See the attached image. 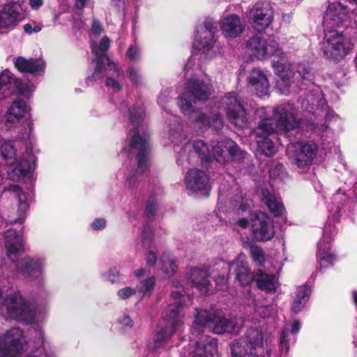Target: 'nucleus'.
Returning a JSON list of instances; mask_svg holds the SVG:
<instances>
[{
  "label": "nucleus",
  "instance_id": "obj_1",
  "mask_svg": "<svg viewBox=\"0 0 357 357\" xmlns=\"http://www.w3.org/2000/svg\"><path fill=\"white\" fill-rule=\"evenodd\" d=\"M273 118H264L254 131L258 149L265 155L271 157L275 153V148L268 136L275 130L289 131L305 124L303 120L298 121L297 111L290 103L275 107Z\"/></svg>",
  "mask_w": 357,
  "mask_h": 357
},
{
  "label": "nucleus",
  "instance_id": "obj_2",
  "mask_svg": "<svg viewBox=\"0 0 357 357\" xmlns=\"http://www.w3.org/2000/svg\"><path fill=\"white\" fill-rule=\"evenodd\" d=\"M210 91V84L192 79L188 82L185 91L179 99L178 105L181 112L188 116L192 123H196L199 128L212 127L215 130H220L222 128L223 123L219 115H215L210 119L202 112L193 109V104L208 99Z\"/></svg>",
  "mask_w": 357,
  "mask_h": 357
},
{
  "label": "nucleus",
  "instance_id": "obj_3",
  "mask_svg": "<svg viewBox=\"0 0 357 357\" xmlns=\"http://www.w3.org/2000/svg\"><path fill=\"white\" fill-rule=\"evenodd\" d=\"M19 136H21V134L17 135L15 140L0 143L1 155L6 161L7 165L10 166L8 175L9 178L13 181L20 180L26 174L31 173L34 168L33 157L29 155V152L26 151L29 158H24L20 149V146L25 144L26 140L20 139Z\"/></svg>",
  "mask_w": 357,
  "mask_h": 357
},
{
  "label": "nucleus",
  "instance_id": "obj_4",
  "mask_svg": "<svg viewBox=\"0 0 357 357\" xmlns=\"http://www.w3.org/2000/svg\"><path fill=\"white\" fill-rule=\"evenodd\" d=\"M271 342L270 333L261 328H249L243 339L233 344L232 357H264Z\"/></svg>",
  "mask_w": 357,
  "mask_h": 357
},
{
  "label": "nucleus",
  "instance_id": "obj_5",
  "mask_svg": "<svg viewBox=\"0 0 357 357\" xmlns=\"http://www.w3.org/2000/svg\"><path fill=\"white\" fill-rule=\"evenodd\" d=\"M172 298L174 299V303L169 304L163 313L164 324H161L159 331L155 333L153 340L149 343V349L155 350L161 347L181 324L177 319V316L181 309V294L177 291H174L172 293Z\"/></svg>",
  "mask_w": 357,
  "mask_h": 357
},
{
  "label": "nucleus",
  "instance_id": "obj_6",
  "mask_svg": "<svg viewBox=\"0 0 357 357\" xmlns=\"http://www.w3.org/2000/svg\"><path fill=\"white\" fill-rule=\"evenodd\" d=\"M273 68L279 73L277 80L278 89L284 94L296 92L298 82H310L313 78V74L310 68L304 65H298L296 68L285 70L286 66L280 62H273Z\"/></svg>",
  "mask_w": 357,
  "mask_h": 357
},
{
  "label": "nucleus",
  "instance_id": "obj_7",
  "mask_svg": "<svg viewBox=\"0 0 357 357\" xmlns=\"http://www.w3.org/2000/svg\"><path fill=\"white\" fill-rule=\"evenodd\" d=\"M353 49L350 38L336 29L326 31L321 43L324 56L334 62L342 60Z\"/></svg>",
  "mask_w": 357,
  "mask_h": 357
},
{
  "label": "nucleus",
  "instance_id": "obj_8",
  "mask_svg": "<svg viewBox=\"0 0 357 357\" xmlns=\"http://www.w3.org/2000/svg\"><path fill=\"white\" fill-rule=\"evenodd\" d=\"M208 329L216 334L236 333L238 326L234 321L227 319L219 313H210L206 310L199 311L192 325V335H199Z\"/></svg>",
  "mask_w": 357,
  "mask_h": 357
},
{
  "label": "nucleus",
  "instance_id": "obj_9",
  "mask_svg": "<svg viewBox=\"0 0 357 357\" xmlns=\"http://www.w3.org/2000/svg\"><path fill=\"white\" fill-rule=\"evenodd\" d=\"M5 307L10 319L23 322H31L33 312L22 295L13 290L3 292L0 289V309Z\"/></svg>",
  "mask_w": 357,
  "mask_h": 357
},
{
  "label": "nucleus",
  "instance_id": "obj_10",
  "mask_svg": "<svg viewBox=\"0 0 357 357\" xmlns=\"http://www.w3.org/2000/svg\"><path fill=\"white\" fill-rule=\"evenodd\" d=\"M132 149L137 150V167L134 171H131L126 180V185L128 188H135L138 183L139 176H142L148 168V136L139 135V131L137 128H134L130 131Z\"/></svg>",
  "mask_w": 357,
  "mask_h": 357
},
{
  "label": "nucleus",
  "instance_id": "obj_11",
  "mask_svg": "<svg viewBox=\"0 0 357 357\" xmlns=\"http://www.w3.org/2000/svg\"><path fill=\"white\" fill-rule=\"evenodd\" d=\"M215 29L213 23L208 20L197 26L194 46L200 52L199 58L212 59L215 56Z\"/></svg>",
  "mask_w": 357,
  "mask_h": 357
},
{
  "label": "nucleus",
  "instance_id": "obj_12",
  "mask_svg": "<svg viewBox=\"0 0 357 357\" xmlns=\"http://www.w3.org/2000/svg\"><path fill=\"white\" fill-rule=\"evenodd\" d=\"M275 10L268 1L256 2L247 12L248 22L257 32H263L274 20Z\"/></svg>",
  "mask_w": 357,
  "mask_h": 357
},
{
  "label": "nucleus",
  "instance_id": "obj_13",
  "mask_svg": "<svg viewBox=\"0 0 357 357\" xmlns=\"http://www.w3.org/2000/svg\"><path fill=\"white\" fill-rule=\"evenodd\" d=\"M106 76L105 85L114 92H119L122 89L123 75L116 64L108 57H102L96 66L92 75L93 79L102 78Z\"/></svg>",
  "mask_w": 357,
  "mask_h": 357
},
{
  "label": "nucleus",
  "instance_id": "obj_14",
  "mask_svg": "<svg viewBox=\"0 0 357 357\" xmlns=\"http://www.w3.org/2000/svg\"><path fill=\"white\" fill-rule=\"evenodd\" d=\"M246 49L251 56L259 60L266 59L272 56L280 58L283 54L275 40H267L259 36H254L248 40Z\"/></svg>",
  "mask_w": 357,
  "mask_h": 357
},
{
  "label": "nucleus",
  "instance_id": "obj_15",
  "mask_svg": "<svg viewBox=\"0 0 357 357\" xmlns=\"http://www.w3.org/2000/svg\"><path fill=\"white\" fill-rule=\"evenodd\" d=\"M26 340L19 328H12L0 337V356L16 357L25 349Z\"/></svg>",
  "mask_w": 357,
  "mask_h": 357
},
{
  "label": "nucleus",
  "instance_id": "obj_16",
  "mask_svg": "<svg viewBox=\"0 0 357 357\" xmlns=\"http://www.w3.org/2000/svg\"><path fill=\"white\" fill-rule=\"evenodd\" d=\"M29 108L25 102L22 100L15 101L8 109L6 121L8 122H17L24 119L22 126L18 128V132L21 134L19 138L27 140L32 130V123L29 113Z\"/></svg>",
  "mask_w": 357,
  "mask_h": 357
},
{
  "label": "nucleus",
  "instance_id": "obj_17",
  "mask_svg": "<svg viewBox=\"0 0 357 357\" xmlns=\"http://www.w3.org/2000/svg\"><path fill=\"white\" fill-rule=\"evenodd\" d=\"M212 155L218 162L226 163L230 159L241 160L245 158L246 153L241 150L235 142L227 139L213 146Z\"/></svg>",
  "mask_w": 357,
  "mask_h": 357
},
{
  "label": "nucleus",
  "instance_id": "obj_18",
  "mask_svg": "<svg viewBox=\"0 0 357 357\" xmlns=\"http://www.w3.org/2000/svg\"><path fill=\"white\" fill-rule=\"evenodd\" d=\"M222 105L229 119L233 124L241 128L247 126L246 112L234 93H227L222 99Z\"/></svg>",
  "mask_w": 357,
  "mask_h": 357
},
{
  "label": "nucleus",
  "instance_id": "obj_19",
  "mask_svg": "<svg viewBox=\"0 0 357 357\" xmlns=\"http://www.w3.org/2000/svg\"><path fill=\"white\" fill-rule=\"evenodd\" d=\"M44 266L43 259L31 257H25L16 264L17 271L36 284H40L43 280Z\"/></svg>",
  "mask_w": 357,
  "mask_h": 357
},
{
  "label": "nucleus",
  "instance_id": "obj_20",
  "mask_svg": "<svg viewBox=\"0 0 357 357\" xmlns=\"http://www.w3.org/2000/svg\"><path fill=\"white\" fill-rule=\"evenodd\" d=\"M251 227L254 238L257 241H268L275 234L272 220L263 212L256 214L255 218L252 220Z\"/></svg>",
  "mask_w": 357,
  "mask_h": 357
},
{
  "label": "nucleus",
  "instance_id": "obj_21",
  "mask_svg": "<svg viewBox=\"0 0 357 357\" xmlns=\"http://www.w3.org/2000/svg\"><path fill=\"white\" fill-rule=\"evenodd\" d=\"M185 184L188 190L203 192L206 195L208 194L211 185L208 175L199 169H192L186 173Z\"/></svg>",
  "mask_w": 357,
  "mask_h": 357
},
{
  "label": "nucleus",
  "instance_id": "obj_22",
  "mask_svg": "<svg viewBox=\"0 0 357 357\" xmlns=\"http://www.w3.org/2000/svg\"><path fill=\"white\" fill-rule=\"evenodd\" d=\"M22 6L18 1H11L0 10V30L14 28L22 20Z\"/></svg>",
  "mask_w": 357,
  "mask_h": 357
},
{
  "label": "nucleus",
  "instance_id": "obj_23",
  "mask_svg": "<svg viewBox=\"0 0 357 357\" xmlns=\"http://www.w3.org/2000/svg\"><path fill=\"white\" fill-rule=\"evenodd\" d=\"M294 149L292 160L298 168L310 165L317 155V146L313 142L297 144Z\"/></svg>",
  "mask_w": 357,
  "mask_h": 357
},
{
  "label": "nucleus",
  "instance_id": "obj_24",
  "mask_svg": "<svg viewBox=\"0 0 357 357\" xmlns=\"http://www.w3.org/2000/svg\"><path fill=\"white\" fill-rule=\"evenodd\" d=\"M352 15L351 11L339 1L328 3L324 16V22L328 25L339 26L346 22Z\"/></svg>",
  "mask_w": 357,
  "mask_h": 357
},
{
  "label": "nucleus",
  "instance_id": "obj_25",
  "mask_svg": "<svg viewBox=\"0 0 357 357\" xmlns=\"http://www.w3.org/2000/svg\"><path fill=\"white\" fill-rule=\"evenodd\" d=\"M191 149H193L195 153L202 156V160H208L210 156L208 146L201 139L194 140L190 143H185L179 152V157L177 158V163L183 165L185 162H190V154Z\"/></svg>",
  "mask_w": 357,
  "mask_h": 357
},
{
  "label": "nucleus",
  "instance_id": "obj_26",
  "mask_svg": "<svg viewBox=\"0 0 357 357\" xmlns=\"http://www.w3.org/2000/svg\"><path fill=\"white\" fill-rule=\"evenodd\" d=\"M248 85L250 89L259 97L268 95L269 82L266 73L258 68L252 69L247 77Z\"/></svg>",
  "mask_w": 357,
  "mask_h": 357
},
{
  "label": "nucleus",
  "instance_id": "obj_27",
  "mask_svg": "<svg viewBox=\"0 0 357 357\" xmlns=\"http://www.w3.org/2000/svg\"><path fill=\"white\" fill-rule=\"evenodd\" d=\"M244 27V24L241 17L236 14L227 15L220 22L222 33L228 39L236 38L240 36L242 33Z\"/></svg>",
  "mask_w": 357,
  "mask_h": 357
},
{
  "label": "nucleus",
  "instance_id": "obj_28",
  "mask_svg": "<svg viewBox=\"0 0 357 357\" xmlns=\"http://www.w3.org/2000/svg\"><path fill=\"white\" fill-rule=\"evenodd\" d=\"M326 106V99L319 89H316L308 94L301 102L303 110L312 115H319Z\"/></svg>",
  "mask_w": 357,
  "mask_h": 357
},
{
  "label": "nucleus",
  "instance_id": "obj_29",
  "mask_svg": "<svg viewBox=\"0 0 357 357\" xmlns=\"http://www.w3.org/2000/svg\"><path fill=\"white\" fill-rule=\"evenodd\" d=\"M187 279L192 286L197 288L201 293L206 294L208 291L211 282L209 274L206 270L191 268L187 273Z\"/></svg>",
  "mask_w": 357,
  "mask_h": 357
},
{
  "label": "nucleus",
  "instance_id": "obj_30",
  "mask_svg": "<svg viewBox=\"0 0 357 357\" xmlns=\"http://www.w3.org/2000/svg\"><path fill=\"white\" fill-rule=\"evenodd\" d=\"M200 342L196 341L195 349L188 356L183 352L181 357H206L217 353V342L211 337L202 336Z\"/></svg>",
  "mask_w": 357,
  "mask_h": 357
},
{
  "label": "nucleus",
  "instance_id": "obj_31",
  "mask_svg": "<svg viewBox=\"0 0 357 357\" xmlns=\"http://www.w3.org/2000/svg\"><path fill=\"white\" fill-rule=\"evenodd\" d=\"M4 236L7 255L8 258L14 261L16 255L24 250L22 237L13 229L6 231Z\"/></svg>",
  "mask_w": 357,
  "mask_h": 357
},
{
  "label": "nucleus",
  "instance_id": "obj_32",
  "mask_svg": "<svg viewBox=\"0 0 357 357\" xmlns=\"http://www.w3.org/2000/svg\"><path fill=\"white\" fill-rule=\"evenodd\" d=\"M14 64L19 71L30 73H39L45 68V63L40 58L26 59L20 56L15 59Z\"/></svg>",
  "mask_w": 357,
  "mask_h": 357
},
{
  "label": "nucleus",
  "instance_id": "obj_33",
  "mask_svg": "<svg viewBox=\"0 0 357 357\" xmlns=\"http://www.w3.org/2000/svg\"><path fill=\"white\" fill-rule=\"evenodd\" d=\"M231 270H233L236 274V279L241 286H247L252 281H254V275L247 264L241 259V256L230 265Z\"/></svg>",
  "mask_w": 357,
  "mask_h": 357
},
{
  "label": "nucleus",
  "instance_id": "obj_34",
  "mask_svg": "<svg viewBox=\"0 0 357 357\" xmlns=\"http://www.w3.org/2000/svg\"><path fill=\"white\" fill-rule=\"evenodd\" d=\"M254 281L261 290L268 293H273L278 287L279 283L277 278L271 274H267L261 270H259L254 275Z\"/></svg>",
  "mask_w": 357,
  "mask_h": 357
},
{
  "label": "nucleus",
  "instance_id": "obj_35",
  "mask_svg": "<svg viewBox=\"0 0 357 357\" xmlns=\"http://www.w3.org/2000/svg\"><path fill=\"white\" fill-rule=\"evenodd\" d=\"M16 89L25 94L23 91L22 83L15 77V76L8 70H4L0 73V98L5 96L6 91Z\"/></svg>",
  "mask_w": 357,
  "mask_h": 357
},
{
  "label": "nucleus",
  "instance_id": "obj_36",
  "mask_svg": "<svg viewBox=\"0 0 357 357\" xmlns=\"http://www.w3.org/2000/svg\"><path fill=\"white\" fill-rule=\"evenodd\" d=\"M8 191L12 192L15 197H17L19 200V211L20 217L18 219L9 220L10 224L13 223H22L24 220L25 212L29 209V205L27 202V196L23 192L18 185H13L8 187Z\"/></svg>",
  "mask_w": 357,
  "mask_h": 357
},
{
  "label": "nucleus",
  "instance_id": "obj_37",
  "mask_svg": "<svg viewBox=\"0 0 357 357\" xmlns=\"http://www.w3.org/2000/svg\"><path fill=\"white\" fill-rule=\"evenodd\" d=\"M263 200L270 211L275 216L283 214L284 207L281 202L280 197L268 190L263 191Z\"/></svg>",
  "mask_w": 357,
  "mask_h": 357
},
{
  "label": "nucleus",
  "instance_id": "obj_38",
  "mask_svg": "<svg viewBox=\"0 0 357 357\" xmlns=\"http://www.w3.org/2000/svg\"><path fill=\"white\" fill-rule=\"evenodd\" d=\"M336 234L337 229L335 227L330 225L325 227L323 238L318 243L317 256L321 255V252H326L327 254L333 253L331 249V241Z\"/></svg>",
  "mask_w": 357,
  "mask_h": 357
},
{
  "label": "nucleus",
  "instance_id": "obj_39",
  "mask_svg": "<svg viewBox=\"0 0 357 357\" xmlns=\"http://www.w3.org/2000/svg\"><path fill=\"white\" fill-rule=\"evenodd\" d=\"M110 46V40L109 39L104 36L99 43H96L92 39L91 42V51L92 53L95 55L96 58L93 59V61L96 63V66H98V61H100L102 57H107L105 52H107Z\"/></svg>",
  "mask_w": 357,
  "mask_h": 357
},
{
  "label": "nucleus",
  "instance_id": "obj_40",
  "mask_svg": "<svg viewBox=\"0 0 357 357\" xmlns=\"http://www.w3.org/2000/svg\"><path fill=\"white\" fill-rule=\"evenodd\" d=\"M181 131V126L178 123H176L173 126H171L167 131V137L172 143L176 144V146L174 147V151L176 152L178 155L181 149H182V147L180 149L178 146L185 139V137Z\"/></svg>",
  "mask_w": 357,
  "mask_h": 357
},
{
  "label": "nucleus",
  "instance_id": "obj_41",
  "mask_svg": "<svg viewBox=\"0 0 357 357\" xmlns=\"http://www.w3.org/2000/svg\"><path fill=\"white\" fill-rule=\"evenodd\" d=\"M160 263L162 264L161 270L164 273L165 278L172 277L176 273L177 265L173 257L164 255L160 259Z\"/></svg>",
  "mask_w": 357,
  "mask_h": 357
},
{
  "label": "nucleus",
  "instance_id": "obj_42",
  "mask_svg": "<svg viewBox=\"0 0 357 357\" xmlns=\"http://www.w3.org/2000/svg\"><path fill=\"white\" fill-rule=\"evenodd\" d=\"M252 202L245 197H243L241 193H239L234 197L231 202L230 205L231 208L237 213L246 211L250 208Z\"/></svg>",
  "mask_w": 357,
  "mask_h": 357
},
{
  "label": "nucleus",
  "instance_id": "obj_43",
  "mask_svg": "<svg viewBox=\"0 0 357 357\" xmlns=\"http://www.w3.org/2000/svg\"><path fill=\"white\" fill-rule=\"evenodd\" d=\"M250 255L253 261L258 266H263L265 262L264 250L259 246L252 245L250 248Z\"/></svg>",
  "mask_w": 357,
  "mask_h": 357
},
{
  "label": "nucleus",
  "instance_id": "obj_44",
  "mask_svg": "<svg viewBox=\"0 0 357 357\" xmlns=\"http://www.w3.org/2000/svg\"><path fill=\"white\" fill-rule=\"evenodd\" d=\"M155 279L153 276H151L142 281L140 285L137 287V290L142 292L144 296L150 295L155 287Z\"/></svg>",
  "mask_w": 357,
  "mask_h": 357
},
{
  "label": "nucleus",
  "instance_id": "obj_45",
  "mask_svg": "<svg viewBox=\"0 0 357 357\" xmlns=\"http://www.w3.org/2000/svg\"><path fill=\"white\" fill-rule=\"evenodd\" d=\"M144 117V110L142 107L133 108L130 112V120L132 124L139 126Z\"/></svg>",
  "mask_w": 357,
  "mask_h": 357
},
{
  "label": "nucleus",
  "instance_id": "obj_46",
  "mask_svg": "<svg viewBox=\"0 0 357 357\" xmlns=\"http://www.w3.org/2000/svg\"><path fill=\"white\" fill-rule=\"evenodd\" d=\"M317 259L319 262L320 268L322 269L332 266L335 257L333 253L327 254L326 252H321V255H318Z\"/></svg>",
  "mask_w": 357,
  "mask_h": 357
},
{
  "label": "nucleus",
  "instance_id": "obj_47",
  "mask_svg": "<svg viewBox=\"0 0 357 357\" xmlns=\"http://www.w3.org/2000/svg\"><path fill=\"white\" fill-rule=\"evenodd\" d=\"M311 290L309 286L303 285L298 288L296 297L306 303L309 298Z\"/></svg>",
  "mask_w": 357,
  "mask_h": 357
},
{
  "label": "nucleus",
  "instance_id": "obj_48",
  "mask_svg": "<svg viewBox=\"0 0 357 357\" xmlns=\"http://www.w3.org/2000/svg\"><path fill=\"white\" fill-rule=\"evenodd\" d=\"M137 291V288L126 287L119 289L117 292V295L120 298L125 300L135 294Z\"/></svg>",
  "mask_w": 357,
  "mask_h": 357
},
{
  "label": "nucleus",
  "instance_id": "obj_49",
  "mask_svg": "<svg viewBox=\"0 0 357 357\" xmlns=\"http://www.w3.org/2000/svg\"><path fill=\"white\" fill-rule=\"evenodd\" d=\"M103 277L108 281L115 282L119 279V273L116 268H112L105 272L103 274Z\"/></svg>",
  "mask_w": 357,
  "mask_h": 357
},
{
  "label": "nucleus",
  "instance_id": "obj_50",
  "mask_svg": "<svg viewBox=\"0 0 357 357\" xmlns=\"http://www.w3.org/2000/svg\"><path fill=\"white\" fill-rule=\"evenodd\" d=\"M127 56L130 60H137L140 57L139 47L136 45H130L127 51Z\"/></svg>",
  "mask_w": 357,
  "mask_h": 357
},
{
  "label": "nucleus",
  "instance_id": "obj_51",
  "mask_svg": "<svg viewBox=\"0 0 357 357\" xmlns=\"http://www.w3.org/2000/svg\"><path fill=\"white\" fill-rule=\"evenodd\" d=\"M288 337L289 331L287 330H284L281 335L280 345L282 349L285 350L286 353H287L289 351V344L287 342L289 340V339Z\"/></svg>",
  "mask_w": 357,
  "mask_h": 357
},
{
  "label": "nucleus",
  "instance_id": "obj_52",
  "mask_svg": "<svg viewBox=\"0 0 357 357\" xmlns=\"http://www.w3.org/2000/svg\"><path fill=\"white\" fill-rule=\"evenodd\" d=\"M128 75L132 83L137 84L140 81L141 76L137 69L134 68H129Z\"/></svg>",
  "mask_w": 357,
  "mask_h": 357
},
{
  "label": "nucleus",
  "instance_id": "obj_53",
  "mask_svg": "<svg viewBox=\"0 0 357 357\" xmlns=\"http://www.w3.org/2000/svg\"><path fill=\"white\" fill-rule=\"evenodd\" d=\"M106 221L103 218H97L91 224V227L94 230L102 229L105 227Z\"/></svg>",
  "mask_w": 357,
  "mask_h": 357
},
{
  "label": "nucleus",
  "instance_id": "obj_54",
  "mask_svg": "<svg viewBox=\"0 0 357 357\" xmlns=\"http://www.w3.org/2000/svg\"><path fill=\"white\" fill-rule=\"evenodd\" d=\"M305 303L303 301L298 299L297 297L295 298L293 303H292V310L295 313H298L300 312L304 307Z\"/></svg>",
  "mask_w": 357,
  "mask_h": 357
},
{
  "label": "nucleus",
  "instance_id": "obj_55",
  "mask_svg": "<svg viewBox=\"0 0 357 357\" xmlns=\"http://www.w3.org/2000/svg\"><path fill=\"white\" fill-rule=\"evenodd\" d=\"M157 259H158V257H157L155 253H154L152 251H149L147 252V254L146 255V261L149 266L155 265L157 261Z\"/></svg>",
  "mask_w": 357,
  "mask_h": 357
},
{
  "label": "nucleus",
  "instance_id": "obj_56",
  "mask_svg": "<svg viewBox=\"0 0 357 357\" xmlns=\"http://www.w3.org/2000/svg\"><path fill=\"white\" fill-rule=\"evenodd\" d=\"M156 212V206L155 204H149L145 209V215L147 218H152Z\"/></svg>",
  "mask_w": 357,
  "mask_h": 357
},
{
  "label": "nucleus",
  "instance_id": "obj_57",
  "mask_svg": "<svg viewBox=\"0 0 357 357\" xmlns=\"http://www.w3.org/2000/svg\"><path fill=\"white\" fill-rule=\"evenodd\" d=\"M284 169V167L282 165H278L275 169H272L270 170V176L273 178H277L280 176V172H282Z\"/></svg>",
  "mask_w": 357,
  "mask_h": 357
},
{
  "label": "nucleus",
  "instance_id": "obj_58",
  "mask_svg": "<svg viewBox=\"0 0 357 357\" xmlns=\"http://www.w3.org/2000/svg\"><path fill=\"white\" fill-rule=\"evenodd\" d=\"M102 31V27L99 22L94 20L92 24L91 32L92 35L98 36Z\"/></svg>",
  "mask_w": 357,
  "mask_h": 357
},
{
  "label": "nucleus",
  "instance_id": "obj_59",
  "mask_svg": "<svg viewBox=\"0 0 357 357\" xmlns=\"http://www.w3.org/2000/svg\"><path fill=\"white\" fill-rule=\"evenodd\" d=\"M301 323L298 321H294L291 326V333L295 335L300 331Z\"/></svg>",
  "mask_w": 357,
  "mask_h": 357
},
{
  "label": "nucleus",
  "instance_id": "obj_60",
  "mask_svg": "<svg viewBox=\"0 0 357 357\" xmlns=\"http://www.w3.org/2000/svg\"><path fill=\"white\" fill-rule=\"evenodd\" d=\"M121 323L123 326L132 327L133 326V321L128 316H124L121 319Z\"/></svg>",
  "mask_w": 357,
  "mask_h": 357
},
{
  "label": "nucleus",
  "instance_id": "obj_61",
  "mask_svg": "<svg viewBox=\"0 0 357 357\" xmlns=\"http://www.w3.org/2000/svg\"><path fill=\"white\" fill-rule=\"evenodd\" d=\"M43 3V0H30L29 4L31 7L33 9H38L39 7H40Z\"/></svg>",
  "mask_w": 357,
  "mask_h": 357
},
{
  "label": "nucleus",
  "instance_id": "obj_62",
  "mask_svg": "<svg viewBox=\"0 0 357 357\" xmlns=\"http://www.w3.org/2000/svg\"><path fill=\"white\" fill-rule=\"evenodd\" d=\"M237 225L243 229H245L249 226V222L245 218H241L237 221Z\"/></svg>",
  "mask_w": 357,
  "mask_h": 357
},
{
  "label": "nucleus",
  "instance_id": "obj_63",
  "mask_svg": "<svg viewBox=\"0 0 357 357\" xmlns=\"http://www.w3.org/2000/svg\"><path fill=\"white\" fill-rule=\"evenodd\" d=\"M88 0H75V6L77 8L82 9L86 5Z\"/></svg>",
  "mask_w": 357,
  "mask_h": 357
},
{
  "label": "nucleus",
  "instance_id": "obj_64",
  "mask_svg": "<svg viewBox=\"0 0 357 357\" xmlns=\"http://www.w3.org/2000/svg\"><path fill=\"white\" fill-rule=\"evenodd\" d=\"M134 275L136 278H141L145 275V270L140 268L134 272Z\"/></svg>",
  "mask_w": 357,
  "mask_h": 357
}]
</instances>
